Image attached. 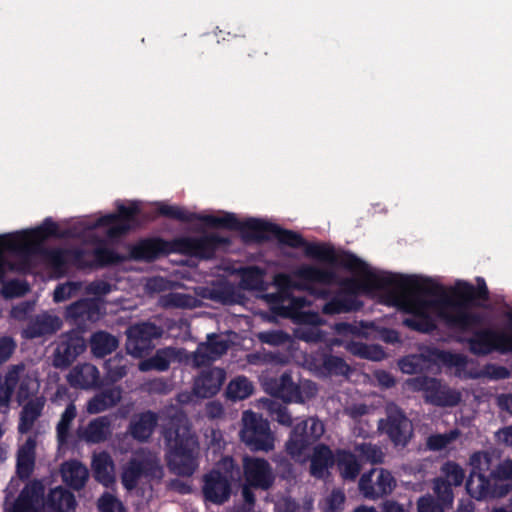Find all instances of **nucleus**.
Instances as JSON below:
<instances>
[{"mask_svg": "<svg viewBox=\"0 0 512 512\" xmlns=\"http://www.w3.org/2000/svg\"><path fill=\"white\" fill-rule=\"evenodd\" d=\"M242 421L241 439L247 446L264 451L273 448L274 438L267 421L250 411L244 412Z\"/></svg>", "mask_w": 512, "mask_h": 512, "instance_id": "10", "label": "nucleus"}, {"mask_svg": "<svg viewBox=\"0 0 512 512\" xmlns=\"http://www.w3.org/2000/svg\"><path fill=\"white\" fill-rule=\"evenodd\" d=\"M337 463L340 474L344 479L353 480L359 474L361 465L351 453L346 451L339 452Z\"/></svg>", "mask_w": 512, "mask_h": 512, "instance_id": "32", "label": "nucleus"}, {"mask_svg": "<svg viewBox=\"0 0 512 512\" xmlns=\"http://www.w3.org/2000/svg\"><path fill=\"white\" fill-rule=\"evenodd\" d=\"M117 345L116 338L104 332L96 333L91 340L92 351L99 357L111 353Z\"/></svg>", "mask_w": 512, "mask_h": 512, "instance_id": "38", "label": "nucleus"}, {"mask_svg": "<svg viewBox=\"0 0 512 512\" xmlns=\"http://www.w3.org/2000/svg\"><path fill=\"white\" fill-rule=\"evenodd\" d=\"M429 358L437 365H445L448 367H454L455 372L461 374L464 367L466 366V359L458 354H452L449 352L434 350L430 353Z\"/></svg>", "mask_w": 512, "mask_h": 512, "instance_id": "31", "label": "nucleus"}, {"mask_svg": "<svg viewBox=\"0 0 512 512\" xmlns=\"http://www.w3.org/2000/svg\"><path fill=\"white\" fill-rule=\"evenodd\" d=\"M97 505L100 512H126L123 503L110 493L103 494Z\"/></svg>", "mask_w": 512, "mask_h": 512, "instance_id": "44", "label": "nucleus"}, {"mask_svg": "<svg viewBox=\"0 0 512 512\" xmlns=\"http://www.w3.org/2000/svg\"><path fill=\"white\" fill-rule=\"evenodd\" d=\"M61 473L63 481L75 489L81 488L88 478L86 467L77 461L65 463Z\"/></svg>", "mask_w": 512, "mask_h": 512, "instance_id": "27", "label": "nucleus"}, {"mask_svg": "<svg viewBox=\"0 0 512 512\" xmlns=\"http://www.w3.org/2000/svg\"><path fill=\"white\" fill-rule=\"evenodd\" d=\"M232 459L225 458L217 468L205 477L203 492L211 502L223 503L230 494V481L234 479Z\"/></svg>", "mask_w": 512, "mask_h": 512, "instance_id": "9", "label": "nucleus"}, {"mask_svg": "<svg viewBox=\"0 0 512 512\" xmlns=\"http://www.w3.org/2000/svg\"><path fill=\"white\" fill-rule=\"evenodd\" d=\"M76 416V408L73 404H70L65 409L64 413L61 416V419L57 426V434H58V441L60 445H62L67 438L68 430L70 427L71 422Z\"/></svg>", "mask_w": 512, "mask_h": 512, "instance_id": "42", "label": "nucleus"}, {"mask_svg": "<svg viewBox=\"0 0 512 512\" xmlns=\"http://www.w3.org/2000/svg\"><path fill=\"white\" fill-rule=\"evenodd\" d=\"M225 373L222 369L213 368L203 372L195 381L194 395L200 398L214 396L223 384Z\"/></svg>", "mask_w": 512, "mask_h": 512, "instance_id": "21", "label": "nucleus"}, {"mask_svg": "<svg viewBox=\"0 0 512 512\" xmlns=\"http://www.w3.org/2000/svg\"><path fill=\"white\" fill-rule=\"evenodd\" d=\"M47 326L40 328L37 332L31 333L30 336L40 335L46 332H52L60 328V320L57 317L47 316L44 317Z\"/></svg>", "mask_w": 512, "mask_h": 512, "instance_id": "57", "label": "nucleus"}, {"mask_svg": "<svg viewBox=\"0 0 512 512\" xmlns=\"http://www.w3.org/2000/svg\"><path fill=\"white\" fill-rule=\"evenodd\" d=\"M304 251L311 258L342 266L352 273L351 279L343 285L345 297L349 299L332 300L324 306L326 314L358 309L362 304L356 296L366 295L406 312L404 324L421 332L433 330L439 321L466 328L478 321L471 312V301L487 295V287L481 279L477 280V288L461 280L444 287L419 275L373 269L355 255L336 254L326 243H306Z\"/></svg>", "mask_w": 512, "mask_h": 512, "instance_id": "1", "label": "nucleus"}, {"mask_svg": "<svg viewBox=\"0 0 512 512\" xmlns=\"http://www.w3.org/2000/svg\"><path fill=\"white\" fill-rule=\"evenodd\" d=\"M396 486L392 474L384 469H373L364 474L359 482L360 491L365 497L377 498L391 493Z\"/></svg>", "mask_w": 512, "mask_h": 512, "instance_id": "16", "label": "nucleus"}, {"mask_svg": "<svg viewBox=\"0 0 512 512\" xmlns=\"http://www.w3.org/2000/svg\"><path fill=\"white\" fill-rule=\"evenodd\" d=\"M14 489L13 482L7 488V500L5 503L6 512H42L43 508V486L39 482H33L25 487L18 500L10 505L9 496Z\"/></svg>", "mask_w": 512, "mask_h": 512, "instance_id": "14", "label": "nucleus"}, {"mask_svg": "<svg viewBox=\"0 0 512 512\" xmlns=\"http://www.w3.org/2000/svg\"><path fill=\"white\" fill-rule=\"evenodd\" d=\"M253 392L252 383L245 377L239 376L230 381L227 386V397L232 400H242Z\"/></svg>", "mask_w": 512, "mask_h": 512, "instance_id": "36", "label": "nucleus"}, {"mask_svg": "<svg viewBox=\"0 0 512 512\" xmlns=\"http://www.w3.org/2000/svg\"><path fill=\"white\" fill-rule=\"evenodd\" d=\"M471 465L473 468L466 489L472 497L476 499L499 497L512 488V461L503 462L489 480L485 476V472L489 469V458L486 454H474L471 457Z\"/></svg>", "mask_w": 512, "mask_h": 512, "instance_id": "3", "label": "nucleus"}, {"mask_svg": "<svg viewBox=\"0 0 512 512\" xmlns=\"http://www.w3.org/2000/svg\"><path fill=\"white\" fill-rule=\"evenodd\" d=\"M384 512H407L400 504L396 502H386L383 508Z\"/></svg>", "mask_w": 512, "mask_h": 512, "instance_id": "64", "label": "nucleus"}, {"mask_svg": "<svg viewBox=\"0 0 512 512\" xmlns=\"http://www.w3.org/2000/svg\"><path fill=\"white\" fill-rule=\"evenodd\" d=\"M244 473L247 485L243 487V497L248 503L254 498L249 486L266 489L272 482V473L266 461L259 458H245Z\"/></svg>", "mask_w": 512, "mask_h": 512, "instance_id": "12", "label": "nucleus"}, {"mask_svg": "<svg viewBox=\"0 0 512 512\" xmlns=\"http://www.w3.org/2000/svg\"><path fill=\"white\" fill-rule=\"evenodd\" d=\"M380 428L384 430L399 445L405 444L411 435V423L397 409L391 410L387 422H380Z\"/></svg>", "mask_w": 512, "mask_h": 512, "instance_id": "20", "label": "nucleus"}, {"mask_svg": "<svg viewBox=\"0 0 512 512\" xmlns=\"http://www.w3.org/2000/svg\"><path fill=\"white\" fill-rule=\"evenodd\" d=\"M323 433L324 425L317 419L310 418L298 423L287 443L288 452L293 457L300 458L302 450L306 448L309 441L318 439Z\"/></svg>", "mask_w": 512, "mask_h": 512, "instance_id": "13", "label": "nucleus"}, {"mask_svg": "<svg viewBox=\"0 0 512 512\" xmlns=\"http://www.w3.org/2000/svg\"><path fill=\"white\" fill-rule=\"evenodd\" d=\"M356 450L363 459L372 463L381 462L384 456L379 448L370 444H361Z\"/></svg>", "mask_w": 512, "mask_h": 512, "instance_id": "46", "label": "nucleus"}, {"mask_svg": "<svg viewBox=\"0 0 512 512\" xmlns=\"http://www.w3.org/2000/svg\"><path fill=\"white\" fill-rule=\"evenodd\" d=\"M176 356L175 352L171 349H165L158 351L157 354L149 359L142 361L139 364V369L141 371H148V370H165L168 368L171 360Z\"/></svg>", "mask_w": 512, "mask_h": 512, "instance_id": "37", "label": "nucleus"}, {"mask_svg": "<svg viewBox=\"0 0 512 512\" xmlns=\"http://www.w3.org/2000/svg\"><path fill=\"white\" fill-rule=\"evenodd\" d=\"M416 389L423 390L427 401L439 406H453L460 400V394L441 385L434 379L418 378L410 383Z\"/></svg>", "mask_w": 512, "mask_h": 512, "instance_id": "17", "label": "nucleus"}, {"mask_svg": "<svg viewBox=\"0 0 512 512\" xmlns=\"http://www.w3.org/2000/svg\"><path fill=\"white\" fill-rule=\"evenodd\" d=\"M92 469L97 481L105 486L115 482V467L110 455L100 452L93 456Z\"/></svg>", "mask_w": 512, "mask_h": 512, "instance_id": "24", "label": "nucleus"}, {"mask_svg": "<svg viewBox=\"0 0 512 512\" xmlns=\"http://www.w3.org/2000/svg\"><path fill=\"white\" fill-rule=\"evenodd\" d=\"M26 286L19 282H9L5 284L2 288V294L6 298H12L16 296H21L26 291Z\"/></svg>", "mask_w": 512, "mask_h": 512, "instance_id": "54", "label": "nucleus"}, {"mask_svg": "<svg viewBox=\"0 0 512 512\" xmlns=\"http://www.w3.org/2000/svg\"><path fill=\"white\" fill-rule=\"evenodd\" d=\"M274 419L283 425H290L292 423L291 417L285 408H278L273 412Z\"/></svg>", "mask_w": 512, "mask_h": 512, "instance_id": "60", "label": "nucleus"}, {"mask_svg": "<svg viewBox=\"0 0 512 512\" xmlns=\"http://www.w3.org/2000/svg\"><path fill=\"white\" fill-rule=\"evenodd\" d=\"M327 369L334 373L344 374L347 372V365L339 358H330L326 361Z\"/></svg>", "mask_w": 512, "mask_h": 512, "instance_id": "58", "label": "nucleus"}, {"mask_svg": "<svg viewBox=\"0 0 512 512\" xmlns=\"http://www.w3.org/2000/svg\"><path fill=\"white\" fill-rule=\"evenodd\" d=\"M43 407L44 399L40 397L30 400L24 405L18 426L20 433H26L32 428L34 421L39 417Z\"/></svg>", "mask_w": 512, "mask_h": 512, "instance_id": "28", "label": "nucleus"}, {"mask_svg": "<svg viewBox=\"0 0 512 512\" xmlns=\"http://www.w3.org/2000/svg\"><path fill=\"white\" fill-rule=\"evenodd\" d=\"M228 348L227 340L224 336H209L205 344H201L194 357L197 365L204 364L206 360H214L221 356Z\"/></svg>", "mask_w": 512, "mask_h": 512, "instance_id": "22", "label": "nucleus"}, {"mask_svg": "<svg viewBox=\"0 0 512 512\" xmlns=\"http://www.w3.org/2000/svg\"><path fill=\"white\" fill-rule=\"evenodd\" d=\"M99 379V373L95 366L83 364L74 367L67 376L68 382L78 388H93Z\"/></svg>", "mask_w": 512, "mask_h": 512, "instance_id": "23", "label": "nucleus"}, {"mask_svg": "<svg viewBox=\"0 0 512 512\" xmlns=\"http://www.w3.org/2000/svg\"><path fill=\"white\" fill-rule=\"evenodd\" d=\"M223 239L210 237L203 238L192 243L191 253L203 257L209 258L214 249L223 243Z\"/></svg>", "mask_w": 512, "mask_h": 512, "instance_id": "40", "label": "nucleus"}, {"mask_svg": "<svg viewBox=\"0 0 512 512\" xmlns=\"http://www.w3.org/2000/svg\"><path fill=\"white\" fill-rule=\"evenodd\" d=\"M110 433V423L107 418L99 417L80 429L79 437L90 443H98L105 440Z\"/></svg>", "mask_w": 512, "mask_h": 512, "instance_id": "26", "label": "nucleus"}, {"mask_svg": "<svg viewBox=\"0 0 512 512\" xmlns=\"http://www.w3.org/2000/svg\"><path fill=\"white\" fill-rule=\"evenodd\" d=\"M119 260L120 257L110 250L101 247L94 249V262L97 264H110Z\"/></svg>", "mask_w": 512, "mask_h": 512, "instance_id": "53", "label": "nucleus"}, {"mask_svg": "<svg viewBox=\"0 0 512 512\" xmlns=\"http://www.w3.org/2000/svg\"><path fill=\"white\" fill-rule=\"evenodd\" d=\"M162 250V245L159 241L150 240L140 243L134 250L133 256L140 259H152Z\"/></svg>", "mask_w": 512, "mask_h": 512, "instance_id": "43", "label": "nucleus"}, {"mask_svg": "<svg viewBox=\"0 0 512 512\" xmlns=\"http://www.w3.org/2000/svg\"><path fill=\"white\" fill-rule=\"evenodd\" d=\"M155 423L156 419L152 413L142 414L132 423L131 433L135 438L145 440L151 435Z\"/></svg>", "mask_w": 512, "mask_h": 512, "instance_id": "35", "label": "nucleus"}, {"mask_svg": "<svg viewBox=\"0 0 512 512\" xmlns=\"http://www.w3.org/2000/svg\"><path fill=\"white\" fill-rule=\"evenodd\" d=\"M85 348V340L77 333L63 336L54 353V366L67 367L84 352Z\"/></svg>", "mask_w": 512, "mask_h": 512, "instance_id": "18", "label": "nucleus"}, {"mask_svg": "<svg viewBox=\"0 0 512 512\" xmlns=\"http://www.w3.org/2000/svg\"><path fill=\"white\" fill-rule=\"evenodd\" d=\"M137 211L138 205L135 202L119 203L116 214L78 221L72 234L83 238H95L104 234L110 238L117 237L133 227Z\"/></svg>", "mask_w": 512, "mask_h": 512, "instance_id": "5", "label": "nucleus"}, {"mask_svg": "<svg viewBox=\"0 0 512 512\" xmlns=\"http://www.w3.org/2000/svg\"><path fill=\"white\" fill-rule=\"evenodd\" d=\"M96 302L81 301L70 307L68 314L71 317H86L90 320H95L97 317L95 312L92 310V306H96Z\"/></svg>", "mask_w": 512, "mask_h": 512, "instance_id": "45", "label": "nucleus"}, {"mask_svg": "<svg viewBox=\"0 0 512 512\" xmlns=\"http://www.w3.org/2000/svg\"><path fill=\"white\" fill-rule=\"evenodd\" d=\"M333 464L332 453L325 446H317L311 459V474L315 477H324Z\"/></svg>", "mask_w": 512, "mask_h": 512, "instance_id": "30", "label": "nucleus"}, {"mask_svg": "<svg viewBox=\"0 0 512 512\" xmlns=\"http://www.w3.org/2000/svg\"><path fill=\"white\" fill-rule=\"evenodd\" d=\"M13 370L19 371L18 381H20V387L18 391L19 401L27 399L30 395L37 392L39 388L38 379L35 373H25L23 367H16Z\"/></svg>", "mask_w": 512, "mask_h": 512, "instance_id": "34", "label": "nucleus"}, {"mask_svg": "<svg viewBox=\"0 0 512 512\" xmlns=\"http://www.w3.org/2000/svg\"><path fill=\"white\" fill-rule=\"evenodd\" d=\"M120 399V391L112 389L101 395H97L91 399L87 404V410L91 414H96L104 411L105 409L113 406Z\"/></svg>", "mask_w": 512, "mask_h": 512, "instance_id": "33", "label": "nucleus"}, {"mask_svg": "<svg viewBox=\"0 0 512 512\" xmlns=\"http://www.w3.org/2000/svg\"><path fill=\"white\" fill-rule=\"evenodd\" d=\"M159 212L163 215H166V216L172 217V218H177V219H181V220H189L190 219L189 213L179 206L161 203L159 205Z\"/></svg>", "mask_w": 512, "mask_h": 512, "instance_id": "52", "label": "nucleus"}, {"mask_svg": "<svg viewBox=\"0 0 512 512\" xmlns=\"http://www.w3.org/2000/svg\"><path fill=\"white\" fill-rule=\"evenodd\" d=\"M344 494L340 491H335L330 496V508L331 509H337L341 506V504L344 502Z\"/></svg>", "mask_w": 512, "mask_h": 512, "instance_id": "62", "label": "nucleus"}, {"mask_svg": "<svg viewBox=\"0 0 512 512\" xmlns=\"http://www.w3.org/2000/svg\"><path fill=\"white\" fill-rule=\"evenodd\" d=\"M241 286L249 290L263 289V272L255 267L244 269L241 272Z\"/></svg>", "mask_w": 512, "mask_h": 512, "instance_id": "39", "label": "nucleus"}, {"mask_svg": "<svg viewBox=\"0 0 512 512\" xmlns=\"http://www.w3.org/2000/svg\"><path fill=\"white\" fill-rule=\"evenodd\" d=\"M81 286L76 283H66L58 286L54 291V300L56 302H62L78 295V291Z\"/></svg>", "mask_w": 512, "mask_h": 512, "instance_id": "47", "label": "nucleus"}, {"mask_svg": "<svg viewBox=\"0 0 512 512\" xmlns=\"http://www.w3.org/2000/svg\"><path fill=\"white\" fill-rule=\"evenodd\" d=\"M208 228H226V229H242L251 230L255 237H263L268 232L275 233L280 242L290 245L299 246L303 243L301 237L291 231L280 230L278 227L268 224L260 219H248L245 223H241L235 215L218 212L215 214H201L197 217Z\"/></svg>", "mask_w": 512, "mask_h": 512, "instance_id": "7", "label": "nucleus"}, {"mask_svg": "<svg viewBox=\"0 0 512 512\" xmlns=\"http://www.w3.org/2000/svg\"><path fill=\"white\" fill-rule=\"evenodd\" d=\"M400 369L407 374L416 373L424 368L423 356L413 355L401 360Z\"/></svg>", "mask_w": 512, "mask_h": 512, "instance_id": "50", "label": "nucleus"}, {"mask_svg": "<svg viewBox=\"0 0 512 512\" xmlns=\"http://www.w3.org/2000/svg\"><path fill=\"white\" fill-rule=\"evenodd\" d=\"M507 330L496 332L483 330L477 332L470 340V349L475 354H488L492 351L501 353L512 351V312L508 313Z\"/></svg>", "mask_w": 512, "mask_h": 512, "instance_id": "11", "label": "nucleus"}, {"mask_svg": "<svg viewBox=\"0 0 512 512\" xmlns=\"http://www.w3.org/2000/svg\"><path fill=\"white\" fill-rule=\"evenodd\" d=\"M87 291L93 295H102L109 292V286L106 283L98 282L90 284L86 287Z\"/></svg>", "mask_w": 512, "mask_h": 512, "instance_id": "59", "label": "nucleus"}, {"mask_svg": "<svg viewBox=\"0 0 512 512\" xmlns=\"http://www.w3.org/2000/svg\"><path fill=\"white\" fill-rule=\"evenodd\" d=\"M35 447V438L29 437L18 450L17 473L21 478H27L33 471L35 463Z\"/></svg>", "mask_w": 512, "mask_h": 512, "instance_id": "25", "label": "nucleus"}, {"mask_svg": "<svg viewBox=\"0 0 512 512\" xmlns=\"http://www.w3.org/2000/svg\"><path fill=\"white\" fill-rule=\"evenodd\" d=\"M163 470L159 459L151 453H137L122 468L121 480L127 490L135 488L140 482L160 480Z\"/></svg>", "mask_w": 512, "mask_h": 512, "instance_id": "8", "label": "nucleus"}, {"mask_svg": "<svg viewBox=\"0 0 512 512\" xmlns=\"http://www.w3.org/2000/svg\"><path fill=\"white\" fill-rule=\"evenodd\" d=\"M465 477L464 470L456 463L448 462L441 468V476L434 482L437 498L446 505H452L454 495L452 487L460 486Z\"/></svg>", "mask_w": 512, "mask_h": 512, "instance_id": "15", "label": "nucleus"}, {"mask_svg": "<svg viewBox=\"0 0 512 512\" xmlns=\"http://www.w3.org/2000/svg\"><path fill=\"white\" fill-rule=\"evenodd\" d=\"M363 355L373 360H380L384 357V352L376 347L365 348Z\"/></svg>", "mask_w": 512, "mask_h": 512, "instance_id": "63", "label": "nucleus"}, {"mask_svg": "<svg viewBox=\"0 0 512 512\" xmlns=\"http://www.w3.org/2000/svg\"><path fill=\"white\" fill-rule=\"evenodd\" d=\"M14 348L15 344L11 338L4 337L0 339V364L11 356Z\"/></svg>", "mask_w": 512, "mask_h": 512, "instance_id": "56", "label": "nucleus"}, {"mask_svg": "<svg viewBox=\"0 0 512 512\" xmlns=\"http://www.w3.org/2000/svg\"><path fill=\"white\" fill-rule=\"evenodd\" d=\"M72 254L67 251H55L50 255V262L56 270L61 271V266L70 261Z\"/></svg>", "mask_w": 512, "mask_h": 512, "instance_id": "55", "label": "nucleus"}, {"mask_svg": "<svg viewBox=\"0 0 512 512\" xmlns=\"http://www.w3.org/2000/svg\"><path fill=\"white\" fill-rule=\"evenodd\" d=\"M127 350L135 356L150 348V341L160 336V330L153 324L143 323L131 327L128 332Z\"/></svg>", "mask_w": 512, "mask_h": 512, "instance_id": "19", "label": "nucleus"}, {"mask_svg": "<svg viewBox=\"0 0 512 512\" xmlns=\"http://www.w3.org/2000/svg\"><path fill=\"white\" fill-rule=\"evenodd\" d=\"M456 437V432H450L449 434L433 435L428 439L427 444L430 449L440 450L445 448Z\"/></svg>", "mask_w": 512, "mask_h": 512, "instance_id": "51", "label": "nucleus"}, {"mask_svg": "<svg viewBox=\"0 0 512 512\" xmlns=\"http://www.w3.org/2000/svg\"><path fill=\"white\" fill-rule=\"evenodd\" d=\"M75 507L73 495L63 488H55L51 491L47 501V508L50 512H69Z\"/></svg>", "mask_w": 512, "mask_h": 512, "instance_id": "29", "label": "nucleus"}, {"mask_svg": "<svg viewBox=\"0 0 512 512\" xmlns=\"http://www.w3.org/2000/svg\"><path fill=\"white\" fill-rule=\"evenodd\" d=\"M294 278H298L300 283H295L291 276L278 274L274 278V284L278 289L277 295L267 296L272 303V309L283 316L290 317L293 320L317 325L320 322L319 316L305 310L306 300L291 295L294 287L299 289H311V284H328L333 280V275L323 269L311 265H304L293 273Z\"/></svg>", "mask_w": 512, "mask_h": 512, "instance_id": "2", "label": "nucleus"}, {"mask_svg": "<svg viewBox=\"0 0 512 512\" xmlns=\"http://www.w3.org/2000/svg\"><path fill=\"white\" fill-rule=\"evenodd\" d=\"M19 371L11 370L4 379H0V408L7 407L12 387L18 382Z\"/></svg>", "mask_w": 512, "mask_h": 512, "instance_id": "41", "label": "nucleus"}, {"mask_svg": "<svg viewBox=\"0 0 512 512\" xmlns=\"http://www.w3.org/2000/svg\"><path fill=\"white\" fill-rule=\"evenodd\" d=\"M57 235H60L57 224L50 219L33 229L0 235V280L8 270L13 268L5 259L6 253L19 256L32 254L38 250L45 239Z\"/></svg>", "mask_w": 512, "mask_h": 512, "instance_id": "4", "label": "nucleus"}, {"mask_svg": "<svg viewBox=\"0 0 512 512\" xmlns=\"http://www.w3.org/2000/svg\"><path fill=\"white\" fill-rule=\"evenodd\" d=\"M164 306L189 307L193 305L194 299L182 293L171 292L162 299Z\"/></svg>", "mask_w": 512, "mask_h": 512, "instance_id": "48", "label": "nucleus"}, {"mask_svg": "<svg viewBox=\"0 0 512 512\" xmlns=\"http://www.w3.org/2000/svg\"><path fill=\"white\" fill-rule=\"evenodd\" d=\"M439 503H435L430 496L421 497L418 500V512H444L446 508L452 505H446L438 498Z\"/></svg>", "mask_w": 512, "mask_h": 512, "instance_id": "49", "label": "nucleus"}, {"mask_svg": "<svg viewBox=\"0 0 512 512\" xmlns=\"http://www.w3.org/2000/svg\"><path fill=\"white\" fill-rule=\"evenodd\" d=\"M497 438L502 443L512 445V426L500 430L497 433Z\"/></svg>", "mask_w": 512, "mask_h": 512, "instance_id": "61", "label": "nucleus"}, {"mask_svg": "<svg viewBox=\"0 0 512 512\" xmlns=\"http://www.w3.org/2000/svg\"><path fill=\"white\" fill-rule=\"evenodd\" d=\"M175 431L166 434L168 463L179 475H191L196 469L197 442L190 434L187 420L181 417Z\"/></svg>", "mask_w": 512, "mask_h": 512, "instance_id": "6", "label": "nucleus"}]
</instances>
